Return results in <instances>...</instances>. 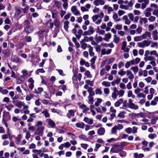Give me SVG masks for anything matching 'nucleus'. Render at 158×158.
<instances>
[{
	"label": "nucleus",
	"mask_w": 158,
	"mask_h": 158,
	"mask_svg": "<svg viewBox=\"0 0 158 158\" xmlns=\"http://www.w3.org/2000/svg\"><path fill=\"white\" fill-rule=\"evenodd\" d=\"M123 128V126L122 124H118L117 125H115L111 129V134H116L117 133L116 131L117 130H121Z\"/></svg>",
	"instance_id": "f257e3e1"
},
{
	"label": "nucleus",
	"mask_w": 158,
	"mask_h": 158,
	"mask_svg": "<svg viewBox=\"0 0 158 158\" xmlns=\"http://www.w3.org/2000/svg\"><path fill=\"white\" fill-rule=\"evenodd\" d=\"M2 120L8 121L11 119V116L8 112L5 110L3 112Z\"/></svg>",
	"instance_id": "f03ea898"
},
{
	"label": "nucleus",
	"mask_w": 158,
	"mask_h": 158,
	"mask_svg": "<svg viewBox=\"0 0 158 158\" xmlns=\"http://www.w3.org/2000/svg\"><path fill=\"white\" fill-rule=\"evenodd\" d=\"M43 123L41 121H38L36 122L35 126L37 127V130H44V127L43 126Z\"/></svg>",
	"instance_id": "7ed1b4c3"
},
{
	"label": "nucleus",
	"mask_w": 158,
	"mask_h": 158,
	"mask_svg": "<svg viewBox=\"0 0 158 158\" xmlns=\"http://www.w3.org/2000/svg\"><path fill=\"white\" fill-rule=\"evenodd\" d=\"M120 145L115 144L111 148V151L113 153H118L121 150L120 149Z\"/></svg>",
	"instance_id": "20e7f679"
},
{
	"label": "nucleus",
	"mask_w": 158,
	"mask_h": 158,
	"mask_svg": "<svg viewBox=\"0 0 158 158\" xmlns=\"http://www.w3.org/2000/svg\"><path fill=\"white\" fill-rule=\"evenodd\" d=\"M98 16L97 15H94L92 17L93 21L96 24L99 25L101 23V19H98Z\"/></svg>",
	"instance_id": "39448f33"
},
{
	"label": "nucleus",
	"mask_w": 158,
	"mask_h": 158,
	"mask_svg": "<svg viewBox=\"0 0 158 158\" xmlns=\"http://www.w3.org/2000/svg\"><path fill=\"white\" fill-rule=\"evenodd\" d=\"M71 11L73 14L76 15H80L81 14L75 6H73L71 8Z\"/></svg>",
	"instance_id": "423d86ee"
},
{
	"label": "nucleus",
	"mask_w": 158,
	"mask_h": 158,
	"mask_svg": "<svg viewBox=\"0 0 158 158\" xmlns=\"http://www.w3.org/2000/svg\"><path fill=\"white\" fill-rule=\"evenodd\" d=\"M24 30L26 33H30L33 31L34 28L31 25H28L25 27Z\"/></svg>",
	"instance_id": "0eeeda50"
},
{
	"label": "nucleus",
	"mask_w": 158,
	"mask_h": 158,
	"mask_svg": "<svg viewBox=\"0 0 158 158\" xmlns=\"http://www.w3.org/2000/svg\"><path fill=\"white\" fill-rule=\"evenodd\" d=\"M52 18L53 19H56L58 17V13L57 10L55 9H53L51 10Z\"/></svg>",
	"instance_id": "6e6552de"
},
{
	"label": "nucleus",
	"mask_w": 158,
	"mask_h": 158,
	"mask_svg": "<svg viewBox=\"0 0 158 158\" xmlns=\"http://www.w3.org/2000/svg\"><path fill=\"white\" fill-rule=\"evenodd\" d=\"M112 51V49H111L106 50L105 48H103L101 50V53L102 55H109Z\"/></svg>",
	"instance_id": "1a4fd4ad"
},
{
	"label": "nucleus",
	"mask_w": 158,
	"mask_h": 158,
	"mask_svg": "<svg viewBox=\"0 0 158 158\" xmlns=\"http://www.w3.org/2000/svg\"><path fill=\"white\" fill-rule=\"evenodd\" d=\"M46 121L48 123V125L52 128H54L56 127V124L55 122L50 119H47Z\"/></svg>",
	"instance_id": "9d476101"
},
{
	"label": "nucleus",
	"mask_w": 158,
	"mask_h": 158,
	"mask_svg": "<svg viewBox=\"0 0 158 158\" xmlns=\"http://www.w3.org/2000/svg\"><path fill=\"white\" fill-rule=\"evenodd\" d=\"M83 121L87 124L90 125L93 124L94 123L93 119L88 117H85Z\"/></svg>",
	"instance_id": "9b49d317"
},
{
	"label": "nucleus",
	"mask_w": 158,
	"mask_h": 158,
	"mask_svg": "<svg viewBox=\"0 0 158 158\" xmlns=\"http://www.w3.org/2000/svg\"><path fill=\"white\" fill-rule=\"evenodd\" d=\"M76 112V111L75 110H69L66 116L68 118H70L71 117H73L74 116V114Z\"/></svg>",
	"instance_id": "f8f14e48"
},
{
	"label": "nucleus",
	"mask_w": 158,
	"mask_h": 158,
	"mask_svg": "<svg viewBox=\"0 0 158 158\" xmlns=\"http://www.w3.org/2000/svg\"><path fill=\"white\" fill-rule=\"evenodd\" d=\"M141 36L143 40L144 39H148L151 37V35L150 32L146 31L141 35Z\"/></svg>",
	"instance_id": "ddd939ff"
},
{
	"label": "nucleus",
	"mask_w": 158,
	"mask_h": 158,
	"mask_svg": "<svg viewBox=\"0 0 158 158\" xmlns=\"http://www.w3.org/2000/svg\"><path fill=\"white\" fill-rule=\"evenodd\" d=\"M94 4L96 6L99 5H103L105 4V2L103 0H95L93 2Z\"/></svg>",
	"instance_id": "4468645a"
},
{
	"label": "nucleus",
	"mask_w": 158,
	"mask_h": 158,
	"mask_svg": "<svg viewBox=\"0 0 158 158\" xmlns=\"http://www.w3.org/2000/svg\"><path fill=\"white\" fill-rule=\"evenodd\" d=\"M14 104L15 105L17 106L19 108H21L23 106V104L24 103L23 102H22L21 101L17 100L15 102Z\"/></svg>",
	"instance_id": "2eb2a0df"
},
{
	"label": "nucleus",
	"mask_w": 158,
	"mask_h": 158,
	"mask_svg": "<svg viewBox=\"0 0 158 158\" xmlns=\"http://www.w3.org/2000/svg\"><path fill=\"white\" fill-rule=\"evenodd\" d=\"M103 9L107 10L108 14H110L111 11H114V9L113 8L109 6V5H105L103 7Z\"/></svg>",
	"instance_id": "dca6fc26"
},
{
	"label": "nucleus",
	"mask_w": 158,
	"mask_h": 158,
	"mask_svg": "<svg viewBox=\"0 0 158 158\" xmlns=\"http://www.w3.org/2000/svg\"><path fill=\"white\" fill-rule=\"evenodd\" d=\"M122 50H123L124 52H128L129 49L126 48L127 42L126 41L123 42L122 43Z\"/></svg>",
	"instance_id": "f3484780"
},
{
	"label": "nucleus",
	"mask_w": 158,
	"mask_h": 158,
	"mask_svg": "<svg viewBox=\"0 0 158 158\" xmlns=\"http://www.w3.org/2000/svg\"><path fill=\"white\" fill-rule=\"evenodd\" d=\"M126 72L127 76H128V78L129 80H132L134 77V76L132 72L128 70Z\"/></svg>",
	"instance_id": "a211bd4d"
},
{
	"label": "nucleus",
	"mask_w": 158,
	"mask_h": 158,
	"mask_svg": "<svg viewBox=\"0 0 158 158\" xmlns=\"http://www.w3.org/2000/svg\"><path fill=\"white\" fill-rule=\"evenodd\" d=\"M54 21V25L57 28H59L61 25V23L59 20L57 19H55Z\"/></svg>",
	"instance_id": "6ab92c4d"
},
{
	"label": "nucleus",
	"mask_w": 158,
	"mask_h": 158,
	"mask_svg": "<svg viewBox=\"0 0 158 158\" xmlns=\"http://www.w3.org/2000/svg\"><path fill=\"white\" fill-rule=\"evenodd\" d=\"M148 22L147 18L145 17H141L139 21V23L140 25H142L143 23L146 24Z\"/></svg>",
	"instance_id": "aec40b11"
},
{
	"label": "nucleus",
	"mask_w": 158,
	"mask_h": 158,
	"mask_svg": "<svg viewBox=\"0 0 158 158\" xmlns=\"http://www.w3.org/2000/svg\"><path fill=\"white\" fill-rule=\"evenodd\" d=\"M131 65H134V60H133L127 62L125 64V67L126 69H128L129 67Z\"/></svg>",
	"instance_id": "412c9836"
},
{
	"label": "nucleus",
	"mask_w": 158,
	"mask_h": 158,
	"mask_svg": "<svg viewBox=\"0 0 158 158\" xmlns=\"http://www.w3.org/2000/svg\"><path fill=\"white\" fill-rule=\"evenodd\" d=\"M80 107L83 110L82 112L85 113L89 110V108L87 107L84 104H82L80 106Z\"/></svg>",
	"instance_id": "4be33fe9"
},
{
	"label": "nucleus",
	"mask_w": 158,
	"mask_h": 158,
	"mask_svg": "<svg viewBox=\"0 0 158 158\" xmlns=\"http://www.w3.org/2000/svg\"><path fill=\"white\" fill-rule=\"evenodd\" d=\"M111 37V35L110 33H108L106 34H105V37L103 38V39L106 41L108 42L109 41V39Z\"/></svg>",
	"instance_id": "5701e85b"
},
{
	"label": "nucleus",
	"mask_w": 158,
	"mask_h": 158,
	"mask_svg": "<svg viewBox=\"0 0 158 158\" xmlns=\"http://www.w3.org/2000/svg\"><path fill=\"white\" fill-rule=\"evenodd\" d=\"M28 130L32 132H33L35 130V127L31 125V123H28L27 125Z\"/></svg>",
	"instance_id": "b1692460"
},
{
	"label": "nucleus",
	"mask_w": 158,
	"mask_h": 158,
	"mask_svg": "<svg viewBox=\"0 0 158 158\" xmlns=\"http://www.w3.org/2000/svg\"><path fill=\"white\" fill-rule=\"evenodd\" d=\"M94 95H89L88 97V103L89 104H92L94 102V99L93 96Z\"/></svg>",
	"instance_id": "393cba45"
},
{
	"label": "nucleus",
	"mask_w": 158,
	"mask_h": 158,
	"mask_svg": "<svg viewBox=\"0 0 158 158\" xmlns=\"http://www.w3.org/2000/svg\"><path fill=\"white\" fill-rule=\"evenodd\" d=\"M42 113L44 114V117L46 118H48L50 116V114L48 112V110L46 109H44L42 112Z\"/></svg>",
	"instance_id": "a878e982"
},
{
	"label": "nucleus",
	"mask_w": 158,
	"mask_h": 158,
	"mask_svg": "<svg viewBox=\"0 0 158 158\" xmlns=\"http://www.w3.org/2000/svg\"><path fill=\"white\" fill-rule=\"evenodd\" d=\"M158 32L156 30H155L153 31L152 34V37L154 40H157L158 39L157 36Z\"/></svg>",
	"instance_id": "bb28decb"
},
{
	"label": "nucleus",
	"mask_w": 158,
	"mask_h": 158,
	"mask_svg": "<svg viewBox=\"0 0 158 158\" xmlns=\"http://www.w3.org/2000/svg\"><path fill=\"white\" fill-rule=\"evenodd\" d=\"M12 60L16 63L20 62V60L19 58L16 56H13L11 58Z\"/></svg>",
	"instance_id": "cd10ccee"
},
{
	"label": "nucleus",
	"mask_w": 158,
	"mask_h": 158,
	"mask_svg": "<svg viewBox=\"0 0 158 158\" xmlns=\"http://www.w3.org/2000/svg\"><path fill=\"white\" fill-rule=\"evenodd\" d=\"M123 102V99L120 98L114 104L115 107H118L120 106V104L122 103Z\"/></svg>",
	"instance_id": "c85d7f7f"
},
{
	"label": "nucleus",
	"mask_w": 158,
	"mask_h": 158,
	"mask_svg": "<svg viewBox=\"0 0 158 158\" xmlns=\"http://www.w3.org/2000/svg\"><path fill=\"white\" fill-rule=\"evenodd\" d=\"M75 126L77 128L83 129L84 128L85 124L83 122L77 123L76 124Z\"/></svg>",
	"instance_id": "c756f323"
},
{
	"label": "nucleus",
	"mask_w": 158,
	"mask_h": 158,
	"mask_svg": "<svg viewBox=\"0 0 158 158\" xmlns=\"http://www.w3.org/2000/svg\"><path fill=\"white\" fill-rule=\"evenodd\" d=\"M105 132V129L103 127H101L98 130V133L100 135H102Z\"/></svg>",
	"instance_id": "7c9ffc66"
},
{
	"label": "nucleus",
	"mask_w": 158,
	"mask_h": 158,
	"mask_svg": "<svg viewBox=\"0 0 158 158\" xmlns=\"http://www.w3.org/2000/svg\"><path fill=\"white\" fill-rule=\"evenodd\" d=\"M112 18L115 22H118L120 21V19L118 18V16L116 13L113 14Z\"/></svg>",
	"instance_id": "2f4dec72"
},
{
	"label": "nucleus",
	"mask_w": 158,
	"mask_h": 158,
	"mask_svg": "<svg viewBox=\"0 0 158 158\" xmlns=\"http://www.w3.org/2000/svg\"><path fill=\"white\" fill-rule=\"evenodd\" d=\"M43 90L44 89L43 88L41 87H38L37 89H35L34 93L35 94H40L43 91Z\"/></svg>",
	"instance_id": "473e14b6"
},
{
	"label": "nucleus",
	"mask_w": 158,
	"mask_h": 158,
	"mask_svg": "<svg viewBox=\"0 0 158 158\" xmlns=\"http://www.w3.org/2000/svg\"><path fill=\"white\" fill-rule=\"evenodd\" d=\"M80 43L81 45V47L83 50H85L87 47V44L85 43L82 40H81L80 42Z\"/></svg>",
	"instance_id": "72a5a7b5"
},
{
	"label": "nucleus",
	"mask_w": 158,
	"mask_h": 158,
	"mask_svg": "<svg viewBox=\"0 0 158 158\" xmlns=\"http://www.w3.org/2000/svg\"><path fill=\"white\" fill-rule=\"evenodd\" d=\"M129 108L134 110H137L139 109V106L134 103L131 104L129 107Z\"/></svg>",
	"instance_id": "f704fd0d"
},
{
	"label": "nucleus",
	"mask_w": 158,
	"mask_h": 158,
	"mask_svg": "<svg viewBox=\"0 0 158 158\" xmlns=\"http://www.w3.org/2000/svg\"><path fill=\"white\" fill-rule=\"evenodd\" d=\"M8 92V91L6 89H4L2 87H0V93L3 94H6Z\"/></svg>",
	"instance_id": "c9c22d12"
},
{
	"label": "nucleus",
	"mask_w": 158,
	"mask_h": 158,
	"mask_svg": "<svg viewBox=\"0 0 158 158\" xmlns=\"http://www.w3.org/2000/svg\"><path fill=\"white\" fill-rule=\"evenodd\" d=\"M102 85L105 87H109L110 85V83L109 81H104L102 83Z\"/></svg>",
	"instance_id": "e433bc0d"
},
{
	"label": "nucleus",
	"mask_w": 158,
	"mask_h": 158,
	"mask_svg": "<svg viewBox=\"0 0 158 158\" xmlns=\"http://www.w3.org/2000/svg\"><path fill=\"white\" fill-rule=\"evenodd\" d=\"M158 119V118L157 116H154L152 117L151 120V123L152 124H155L156 121Z\"/></svg>",
	"instance_id": "4c0bfd02"
},
{
	"label": "nucleus",
	"mask_w": 158,
	"mask_h": 158,
	"mask_svg": "<svg viewBox=\"0 0 158 158\" xmlns=\"http://www.w3.org/2000/svg\"><path fill=\"white\" fill-rule=\"evenodd\" d=\"M64 28L66 31H68L69 22L67 21H65L64 22Z\"/></svg>",
	"instance_id": "58836bf2"
},
{
	"label": "nucleus",
	"mask_w": 158,
	"mask_h": 158,
	"mask_svg": "<svg viewBox=\"0 0 158 158\" xmlns=\"http://www.w3.org/2000/svg\"><path fill=\"white\" fill-rule=\"evenodd\" d=\"M114 37L113 42L115 43H118L120 40V38L118 37L116 35H114Z\"/></svg>",
	"instance_id": "ea45409f"
},
{
	"label": "nucleus",
	"mask_w": 158,
	"mask_h": 158,
	"mask_svg": "<svg viewBox=\"0 0 158 158\" xmlns=\"http://www.w3.org/2000/svg\"><path fill=\"white\" fill-rule=\"evenodd\" d=\"M144 60L146 61H147L148 60L151 61L152 60H155V58L151 56H147L145 57L144 58Z\"/></svg>",
	"instance_id": "a19ab883"
},
{
	"label": "nucleus",
	"mask_w": 158,
	"mask_h": 158,
	"mask_svg": "<svg viewBox=\"0 0 158 158\" xmlns=\"http://www.w3.org/2000/svg\"><path fill=\"white\" fill-rule=\"evenodd\" d=\"M87 91L89 94V95H94L95 93L94 91L93 90V88L91 87H89L88 88V89H87Z\"/></svg>",
	"instance_id": "79ce46f5"
},
{
	"label": "nucleus",
	"mask_w": 158,
	"mask_h": 158,
	"mask_svg": "<svg viewBox=\"0 0 158 158\" xmlns=\"http://www.w3.org/2000/svg\"><path fill=\"white\" fill-rule=\"evenodd\" d=\"M102 101V100L101 99L98 98L97 99V101L95 103V106L97 107L98 106Z\"/></svg>",
	"instance_id": "37998d69"
},
{
	"label": "nucleus",
	"mask_w": 158,
	"mask_h": 158,
	"mask_svg": "<svg viewBox=\"0 0 158 158\" xmlns=\"http://www.w3.org/2000/svg\"><path fill=\"white\" fill-rule=\"evenodd\" d=\"M34 97V95L32 94H29L26 95V99L27 101H29Z\"/></svg>",
	"instance_id": "c03bdc74"
},
{
	"label": "nucleus",
	"mask_w": 158,
	"mask_h": 158,
	"mask_svg": "<svg viewBox=\"0 0 158 158\" xmlns=\"http://www.w3.org/2000/svg\"><path fill=\"white\" fill-rule=\"evenodd\" d=\"M85 75L87 78H91L92 77L90 72L89 70L86 71L84 73Z\"/></svg>",
	"instance_id": "a18cd8bd"
},
{
	"label": "nucleus",
	"mask_w": 158,
	"mask_h": 158,
	"mask_svg": "<svg viewBox=\"0 0 158 158\" xmlns=\"http://www.w3.org/2000/svg\"><path fill=\"white\" fill-rule=\"evenodd\" d=\"M126 72L123 70V69H122L118 72V74L121 76H124L126 73Z\"/></svg>",
	"instance_id": "49530a36"
},
{
	"label": "nucleus",
	"mask_w": 158,
	"mask_h": 158,
	"mask_svg": "<svg viewBox=\"0 0 158 158\" xmlns=\"http://www.w3.org/2000/svg\"><path fill=\"white\" fill-rule=\"evenodd\" d=\"M125 91L123 90H120L118 92V95L119 98L123 97Z\"/></svg>",
	"instance_id": "de8ad7c7"
},
{
	"label": "nucleus",
	"mask_w": 158,
	"mask_h": 158,
	"mask_svg": "<svg viewBox=\"0 0 158 158\" xmlns=\"http://www.w3.org/2000/svg\"><path fill=\"white\" fill-rule=\"evenodd\" d=\"M134 41L137 42L142 40L143 39L141 35L140 36H136L134 37Z\"/></svg>",
	"instance_id": "09e8293b"
},
{
	"label": "nucleus",
	"mask_w": 158,
	"mask_h": 158,
	"mask_svg": "<svg viewBox=\"0 0 158 158\" xmlns=\"http://www.w3.org/2000/svg\"><path fill=\"white\" fill-rule=\"evenodd\" d=\"M131 69L133 70L134 73H136L138 72L139 70V68L137 66H135L131 67Z\"/></svg>",
	"instance_id": "8fccbe9b"
},
{
	"label": "nucleus",
	"mask_w": 158,
	"mask_h": 158,
	"mask_svg": "<svg viewBox=\"0 0 158 158\" xmlns=\"http://www.w3.org/2000/svg\"><path fill=\"white\" fill-rule=\"evenodd\" d=\"M95 93L96 94H98L101 95L102 93V91L100 88H97L95 89Z\"/></svg>",
	"instance_id": "3c124183"
},
{
	"label": "nucleus",
	"mask_w": 158,
	"mask_h": 158,
	"mask_svg": "<svg viewBox=\"0 0 158 158\" xmlns=\"http://www.w3.org/2000/svg\"><path fill=\"white\" fill-rule=\"evenodd\" d=\"M22 136L21 135H19L18 138H17L16 139L15 142L16 143L18 144H19L20 143L21 140L22 139Z\"/></svg>",
	"instance_id": "603ef678"
},
{
	"label": "nucleus",
	"mask_w": 158,
	"mask_h": 158,
	"mask_svg": "<svg viewBox=\"0 0 158 158\" xmlns=\"http://www.w3.org/2000/svg\"><path fill=\"white\" fill-rule=\"evenodd\" d=\"M119 8L121 9H124L125 10H128L129 9L128 6L123 4L120 5L119 6Z\"/></svg>",
	"instance_id": "864d4df0"
},
{
	"label": "nucleus",
	"mask_w": 158,
	"mask_h": 158,
	"mask_svg": "<svg viewBox=\"0 0 158 158\" xmlns=\"http://www.w3.org/2000/svg\"><path fill=\"white\" fill-rule=\"evenodd\" d=\"M89 32L91 35L92 34L95 32L94 28L92 26H90L89 27Z\"/></svg>",
	"instance_id": "5fc2aeb1"
},
{
	"label": "nucleus",
	"mask_w": 158,
	"mask_h": 158,
	"mask_svg": "<svg viewBox=\"0 0 158 158\" xmlns=\"http://www.w3.org/2000/svg\"><path fill=\"white\" fill-rule=\"evenodd\" d=\"M118 95V92H113L111 94V97L114 99H117Z\"/></svg>",
	"instance_id": "6e6d98bb"
},
{
	"label": "nucleus",
	"mask_w": 158,
	"mask_h": 158,
	"mask_svg": "<svg viewBox=\"0 0 158 158\" xmlns=\"http://www.w3.org/2000/svg\"><path fill=\"white\" fill-rule=\"evenodd\" d=\"M135 3V1L133 0H130L127 4V6L128 7H132L133 6V4Z\"/></svg>",
	"instance_id": "4d7b16f0"
},
{
	"label": "nucleus",
	"mask_w": 158,
	"mask_h": 158,
	"mask_svg": "<svg viewBox=\"0 0 158 158\" xmlns=\"http://www.w3.org/2000/svg\"><path fill=\"white\" fill-rule=\"evenodd\" d=\"M157 137V135L156 134H150L148 135V138L151 139H153Z\"/></svg>",
	"instance_id": "13d9d810"
},
{
	"label": "nucleus",
	"mask_w": 158,
	"mask_h": 158,
	"mask_svg": "<svg viewBox=\"0 0 158 158\" xmlns=\"http://www.w3.org/2000/svg\"><path fill=\"white\" fill-rule=\"evenodd\" d=\"M54 3L56 6L58 8H60L61 6V3L59 1H55Z\"/></svg>",
	"instance_id": "bf43d9fd"
},
{
	"label": "nucleus",
	"mask_w": 158,
	"mask_h": 158,
	"mask_svg": "<svg viewBox=\"0 0 158 158\" xmlns=\"http://www.w3.org/2000/svg\"><path fill=\"white\" fill-rule=\"evenodd\" d=\"M144 47L148 46L150 44L151 41L145 40L143 41Z\"/></svg>",
	"instance_id": "052dcab7"
},
{
	"label": "nucleus",
	"mask_w": 158,
	"mask_h": 158,
	"mask_svg": "<svg viewBox=\"0 0 158 158\" xmlns=\"http://www.w3.org/2000/svg\"><path fill=\"white\" fill-rule=\"evenodd\" d=\"M147 2V3L144 2L142 4V5L141 6V8L143 10L144 8H145L146 7L147 5L149 3V0Z\"/></svg>",
	"instance_id": "680f3d73"
},
{
	"label": "nucleus",
	"mask_w": 158,
	"mask_h": 158,
	"mask_svg": "<svg viewBox=\"0 0 158 158\" xmlns=\"http://www.w3.org/2000/svg\"><path fill=\"white\" fill-rule=\"evenodd\" d=\"M137 45L139 47L141 48H144L145 47L143 41L138 43Z\"/></svg>",
	"instance_id": "e2e57ef3"
},
{
	"label": "nucleus",
	"mask_w": 158,
	"mask_h": 158,
	"mask_svg": "<svg viewBox=\"0 0 158 158\" xmlns=\"http://www.w3.org/2000/svg\"><path fill=\"white\" fill-rule=\"evenodd\" d=\"M128 15L130 21H133L134 17L133 15L131 13H130L128 14Z\"/></svg>",
	"instance_id": "0e129e2a"
},
{
	"label": "nucleus",
	"mask_w": 158,
	"mask_h": 158,
	"mask_svg": "<svg viewBox=\"0 0 158 158\" xmlns=\"http://www.w3.org/2000/svg\"><path fill=\"white\" fill-rule=\"evenodd\" d=\"M85 82L87 83V85H89L91 86H93L94 85V82L93 81H90L89 80H86Z\"/></svg>",
	"instance_id": "69168bd1"
},
{
	"label": "nucleus",
	"mask_w": 158,
	"mask_h": 158,
	"mask_svg": "<svg viewBox=\"0 0 158 158\" xmlns=\"http://www.w3.org/2000/svg\"><path fill=\"white\" fill-rule=\"evenodd\" d=\"M33 152L36 154H40V153L42 151L41 150H37V149H33L32 151Z\"/></svg>",
	"instance_id": "338daca9"
},
{
	"label": "nucleus",
	"mask_w": 158,
	"mask_h": 158,
	"mask_svg": "<svg viewBox=\"0 0 158 158\" xmlns=\"http://www.w3.org/2000/svg\"><path fill=\"white\" fill-rule=\"evenodd\" d=\"M156 18L154 16H151L148 19L150 22H153L155 20Z\"/></svg>",
	"instance_id": "774afa93"
}]
</instances>
